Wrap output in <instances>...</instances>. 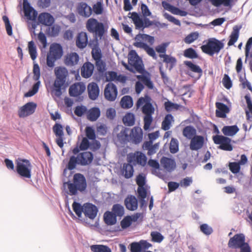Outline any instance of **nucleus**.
Listing matches in <instances>:
<instances>
[{"label": "nucleus", "instance_id": "obj_1", "mask_svg": "<svg viewBox=\"0 0 252 252\" xmlns=\"http://www.w3.org/2000/svg\"><path fill=\"white\" fill-rule=\"evenodd\" d=\"M152 99L148 94L144 97H140L136 104L137 108L142 106V112L145 115L144 117V129L147 130L149 129L153 121L152 115L155 112V108L152 103Z\"/></svg>", "mask_w": 252, "mask_h": 252}, {"label": "nucleus", "instance_id": "obj_2", "mask_svg": "<svg viewBox=\"0 0 252 252\" xmlns=\"http://www.w3.org/2000/svg\"><path fill=\"white\" fill-rule=\"evenodd\" d=\"M55 74L56 78L53 84L52 91L55 96L59 97L62 94V87L66 81L68 72L65 67L59 66L55 68Z\"/></svg>", "mask_w": 252, "mask_h": 252}, {"label": "nucleus", "instance_id": "obj_3", "mask_svg": "<svg viewBox=\"0 0 252 252\" xmlns=\"http://www.w3.org/2000/svg\"><path fill=\"white\" fill-rule=\"evenodd\" d=\"M86 27L89 32L93 33L96 38L99 39L103 38L108 29V26H105L103 23L93 18L87 20Z\"/></svg>", "mask_w": 252, "mask_h": 252}, {"label": "nucleus", "instance_id": "obj_4", "mask_svg": "<svg viewBox=\"0 0 252 252\" xmlns=\"http://www.w3.org/2000/svg\"><path fill=\"white\" fill-rule=\"evenodd\" d=\"M128 62L129 65L123 63V65L129 71L135 73V71L140 74L144 72L143 62L138 56L136 51L131 50L128 55Z\"/></svg>", "mask_w": 252, "mask_h": 252}, {"label": "nucleus", "instance_id": "obj_5", "mask_svg": "<svg viewBox=\"0 0 252 252\" xmlns=\"http://www.w3.org/2000/svg\"><path fill=\"white\" fill-rule=\"evenodd\" d=\"M224 43L222 41L215 38H211L208 40L207 43L201 47L202 51L210 56L218 54L221 49L223 48Z\"/></svg>", "mask_w": 252, "mask_h": 252}, {"label": "nucleus", "instance_id": "obj_6", "mask_svg": "<svg viewBox=\"0 0 252 252\" xmlns=\"http://www.w3.org/2000/svg\"><path fill=\"white\" fill-rule=\"evenodd\" d=\"M63 51L61 45L58 43L52 44L47 55L46 63L48 67H53L55 62L63 56Z\"/></svg>", "mask_w": 252, "mask_h": 252}, {"label": "nucleus", "instance_id": "obj_7", "mask_svg": "<svg viewBox=\"0 0 252 252\" xmlns=\"http://www.w3.org/2000/svg\"><path fill=\"white\" fill-rule=\"evenodd\" d=\"M32 165L29 160L22 159L18 162L16 165V171L22 178L30 179L31 178Z\"/></svg>", "mask_w": 252, "mask_h": 252}, {"label": "nucleus", "instance_id": "obj_8", "mask_svg": "<svg viewBox=\"0 0 252 252\" xmlns=\"http://www.w3.org/2000/svg\"><path fill=\"white\" fill-rule=\"evenodd\" d=\"M33 79L34 80L36 81V82L33 85L32 89L25 94V97H31L34 95L38 91L40 85V81H39L40 72L39 66L37 63H34L33 64Z\"/></svg>", "mask_w": 252, "mask_h": 252}, {"label": "nucleus", "instance_id": "obj_9", "mask_svg": "<svg viewBox=\"0 0 252 252\" xmlns=\"http://www.w3.org/2000/svg\"><path fill=\"white\" fill-rule=\"evenodd\" d=\"M213 140L215 144H220L219 148L228 151H231L233 147L230 144L231 139L222 135H217L213 136Z\"/></svg>", "mask_w": 252, "mask_h": 252}, {"label": "nucleus", "instance_id": "obj_10", "mask_svg": "<svg viewBox=\"0 0 252 252\" xmlns=\"http://www.w3.org/2000/svg\"><path fill=\"white\" fill-rule=\"evenodd\" d=\"M245 236L243 233L236 234L231 238L228 243V247L231 249H237L244 245Z\"/></svg>", "mask_w": 252, "mask_h": 252}, {"label": "nucleus", "instance_id": "obj_11", "mask_svg": "<svg viewBox=\"0 0 252 252\" xmlns=\"http://www.w3.org/2000/svg\"><path fill=\"white\" fill-rule=\"evenodd\" d=\"M128 162L132 163L133 165H140L144 166L147 162V157L145 154L141 152H136L132 155L128 157Z\"/></svg>", "mask_w": 252, "mask_h": 252}, {"label": "nucleus", "instance_id": "obj_12", "mask_svg": "<svg viewBox=\"0 0 252 252\" xmlns=\"http://www.w3.org/2000/svg\"><path fill=\"white\" fill-rule=\"evenodd\" d=\"M117 94V88L115 84L109 83L106 85L104 91V95L106 99L109 101H114L116 99Z\"/></svg>", "mask_w": 252, "mask_h": 252}, {"label": "nucleus", "instance_id": "obj_13", "mask_svg": "<svg viewBox=\"0 0 252 252\" xmlns=\"http://www.w3.org/2000/svg\"><path fill=\"white\" fill-rule=\"evenodd\" d=\"M36 104L32 102L27 103L20 108L18 111V115L20 118H24L32 114L36 109Z\"/></svg>", "mask_w": 252, "mask_h": 252}, {"label": "nucleus", "instance_id": "obj_14", "mask_svg": "<svg viewBox=\"0 0 252 252\" xmlns=\"http://www.w3.org/2000/svg\"><path fill=\"white\" fill-rule=\"evenodd\" d=\"M86 89V86L84 83L81 82L75 83L70 86L69 94L71 96L77 97L82 94Z\"/></svg>", "mask_w": 252, "mask_h": 252}, {"label": "nucleus", "instance_id": "obj_15", "mask_svg": "<svg viewBox=\"0 0 252 252\" xmlns=\"http://www.w3.org/2000/svg\"><path fill=\"white\" fill-rule=\"evenodd\" d=\"M23 10L25 16L30 20H35L37 13L31 5L28 0H23Z\"/></svg>", "mask_w": 252, "mask_h": 252}, {"label": "nucleus", "instance_id": "obj_16", "mask_svg": "<svg viewBox=\"0 0 252 252\" xmlns=\"http://www.w3.org/2000/svg\"><path fill=\"white\" fill-rule=\"evenodd\" d=\"M161 166L167 172H172L176 168V163L174 158L163 157L160 160Z\"/></svg>", "mask_w": 252, "mask_h": 252}, {"label": "nucleus", "instance_id": "obj_17", "mask_svg": "<svg viewBox=\"0 0 252 252\" xmlns=\"http://www.w3.org/2000/svg\"><path fill=\"white\" fill-rule=\"evenodd\" d=\"M98 209L96 206L92 203L84 204V214L85 217L91 220H94L96 216Z\"/></svg>", "mask_w": 252, "mask_h": 252}, {"label": "nucleus", "instance_id": "obj_18", "mask_svg": "<svg viewBox=\"0 0 252 252\" xmlns=\"http://www.w3.org/2000/svg\"><path fill=\"white\" fill-rule=\"evenodd\" d=\"M129 136V141L135 144L140 143L143 138V132L142 129L138 126H135L131 130H130Z\"/></svg>", "mask_w": 252, "mask_h": 252}, {"label": "nucleus", "instance_id": "obj_19", "mask_svg": "<svg viewBox=\"0 0 252 252\" xmlns=\"http://www.w3.org/2000/svg\"><path fill=\"white\" fill-rule=\"evenodd\" d=\"M79 165H88L91 164L93 160L94 156L90 152H84L77 155Z\"/></svg>", "mask_w": 252, "mask_h": 252}, {"label": "nucleus", "instance_id": "obj_20", "mask_svg": "<svg viewBox=\"0 0 252 252\" xmlns=\"http://www.w3.org/2000/svg\"><path fill=\"white\" fill-rule=\"evenodd\" d=\"M79 61V55L75 52L67 54L64 57V63L68 67H74L78 64Z\"/></svg>", "mask_w": 252, "mask_h": 252}, {"label": "nucleus", "instance_id": "obj_21", "mask_svg": "<svg viewBox=\"0 0 252 252\" xmlns=\"http://www.w3.org/2000/svg\"><path fill=\"white\" fill-rule=\"evenodd\" d=\"M189 148L192 151H198L203 146L204 138L203 136L196 135L190 139Z\"/></svg>", "mask_w": 252, "mask_h": 252}, {"label": "nucleus", "instance_id": "obj_22", "mask_svg": "<svg viewBox=\"0 0 252 252\" xmlns=\"http://www.w3.org/2000/svg\"><path fill=\"white\" fill-rule=\"evenodd\" d=\"M73 183L78 188L80 191H84L87 187V183L85 177L80 173L75 174L73 177Z\"/></svg>", "mask_w": 252, "mask_h": 252}, {"label": "nucleus", "instance_id": "obj_23", "mask_svg": "<svg viewBox=\"0 0 252 252\" xmlns=\"http://www.w3.org/2000/svg\"><path fill=\"white\" fill-rule=\"evenodd\" d=\"M124 204L126 208L131 211H134L138 208V200L133 195H128L125 199Z\"/></svg>", "mask_w": 252, "mask_h": 252}, {"label": "nucleus", "instance_id": "obj_24", "mask_svg": "<svg viewBox=\"0 0 252 252\" xmlns=\"http://www.w3.org/2000/svg\"><path fill=\"white\" fill-rule=\"evenodd\" d=\"M37 19L39 24L49 27L51 26L55 21L53 16L47 12L40 13Z\"/></svg>", "mask_w": 252, "mask_h": 252}, {"label": "nucleus", "instance_id": "obj_25", "mask_svg": "<svg viewBox=\"0 0 252 252\" xmlns=\"http://www.w3.org/2000/svg\"><path fill=\"white\" fill-rule=\"evenodd\" d=\"M77 9L80 16L86 18L89 17L92 15L93 12L91 7L84 2L78 3Z\"/></svg>", "mask_w": 252, "mask_h": 252}, {"label": "nucleus", "instance_id": "obj_26", "mask_svg": "<svg viewBox=\"0 0 252 252\" xmlns=\"http://www.w3.org/2000/svg\"><path fill=\"white\" fill-rule=\"evenodd\" d=\"M88 95L89 98L93 100H96L99 94V89L96 83L92 82L89 83L87 87Z\"/></svg>", "mask_w": 252, "mask_h": 252}, {"label": "nucleus", "instance_id": "obj_27", "mask_svg": "<svg viewBox=\"0 0 252 252\" xmlns=\"http://www.w3.org/2000/svg\"><path fill=\"white\" fill-rule=\"evenodd\" d=\"M216 106L217 108L216 111V116L219 118H225L226 114L229 111L228 106L221 102H216Z\"/></svg>", "mask_w": 252, "mask_h": 252}, {"label": "nucleus", "instance_id": "obj_28", "mask_svg": "<svg viewBox=\"0 0 252 252\" xmlns=\"http://www.w3.org/2000/svg\"><path fill=\"white\" fill-rule=\"evenodd\" d=\"M133 45L136 47L143 49L154 59H157V56L154 49L149 46L146 43L142 42H135L133 43Z\"/></svg>", "mask_w": 252, "mask_h": 252}, {"label": "nucleus", "instance_id": "obj_29", "mask_svg": "<svg viewBox=\"0 0 252 252\" xmlns=\"http://www.w3.org/2000/svg\"><path fill=\"white\" fill-rule=\"evenodd\" d=\"M94 70V66L93 64L90 62H87L83 64L81 68V75L85 78H88L92 76Z\"/></svg>", "mask_w": 252, "mask_h": 252}, {"label": "nucleus", "instance_id": "obj_30", "mask_svg": "<svg viewBox=\"0 0 252 252\" xmlns=\"http://www.w3.org/2000/svg\"><path fill=\"white\" fill-rule=\"evenodd\" d=\"M129 128L123 127L121 131L117 134L118 140L121 144H126L129 141Z\"/></svg>", "mask_w": 252, "mask_h": 252}, {"label": "nucleus", "instance_id": "obj_31", "mask_svg": "<svg viewBox=\"0 0 252 252\" xmlns=\"http://www.w3.org/2000/svg\"><path fill=\"white\" fill-rule=\"evenodd\" d=\"M241 28V26L236 25L233 27L232 32L229 36L230 39L228 42V46L233 45L237 41L239 35L240 30Z\"/></svg>", "mask_w": 252, "mask_h": 252}, {"label": "nucleus", "instance_id": "obj_32", "mask_svg": "<svg viewBox=\"0 0 252 252\" xmlns=\"http://www.w3.org/2000/svg\"><path fill=\"white\" fill-rule=\"evenodd\" d=\"M88 43V36L86 32H81L78 35L76 45L79 48L85 47Z\"/></svg>", "mask_w": 252, "mask_h": 252}, {"label": "nucleus", "instance_id": "obj_33", "mask_svg": "<svg viewBox=\"0 0 252 252\" xmlns=\"http://www.w3.org/2000/svg\"><path fill=\"white\" fill-rule=\"evenodd\" d=\"M159 56L163 59V62L167 63L170 70L176 65L177 60L175 57L166 54H159Z\"/></svg>", "mask_w": 252, "mask_h": 252}, {"label": "nucleus", "instance_id": "obj_34", "mask_svg": "<svg viewBox=\"0 0 252 252\" xmlns=\"http://www.w3.org/2000/svg\"><path fill=\"white\" fill-rule=\"evenodd\" d=\"M133 165L132 163L129 162L124 164L122 172L126 178L128 179L133 176L134 172Z\"/></svg>", "mask_w": 252, "mask_h": 252}, {"label": "nucleus", "instance_id": "obj_35", "mask_svg": "<svg viewBox=\"0 0 252 252\" xmlns=\"http://www.w3.org/2000/svg\"><path fill=\"white\" fill-rule=\"evenodd\" d=\"M100 111L98 108L94 107L89 110L87 114V118L92 122L96 121L100 116Z\"/></svg>", "mask_w": 252, "mask_h": 252}, {"label": "nucleus", "instance_id": "obj_36", "mask_svg": "<svg viewBox=\"0 0 252 252\" xmlns=\"http://www.w3.org/2000/svg\"><path fill=\"white\" fill-rule=\"evenodd\" d=\"M196 130L191 126H186L183 130V135L187 139H191L196 136Z\"/></svg>", "mask_w": 252, "mask_h": 252}, {"label": "nucleus", "instance_id": "obj_37", "mask_svg": "<svg viewBox=\"0 0 252 252\" xmlns=\"http://www.w3.org/2000/svg\"><path fill=\"white\" fill-rule=\"evenodd\" d=\"M172 122H174L173 116L170 114H167L161 124V128L162 129L164 130H169L171 127Z\"/></svg>", "mask_w": 252, "mask_h": 252}, {"label": "nucleus", "instance_id": "obj_38", "mask_svg": "<svg viewBox=\"0 0 252 252\" xmlns=\"http://www.w3.org/2000/svg\"><path fill=\"white\" fill-rule=\"evenodd\" d=\"M131 18L136 29H144V21L140 18L139 15L136 12H133L131 14Z\"/></svg>", "mask_w": 252, "mask_h": 252}, {"label": "nucleus", "instance_id": "obj_39", "mask_svg": "<svg viewBox=\"0 0 252 252\" xmlns=\"http://www.w3.org/2000/svg\"><path fill=\"white\" fill-rule=\"evenodd\" d=\"M239 130V129L238 126L236 125H234L224 126L222 129V131L225 135L232 136L237 133Z\"/></svg>", "mask_w": 252, "mask_h": 252}, {"label": "nucleus", "instance_id": "obj_40", "mask_svg": "<svg viewBox=\"0 0 252 252\" xmlns=\"http://www.w3.org/2000/svg\"><path fill=\"white\" fill-rule=\"evenodd\" d=\"M121 106L125 109L131 108L133 105V100L129 95H125L123 96L120 101Z\"/></svg>", "mask_w": 252, "mask_h": 252}, {"label": "nucleus", "instance_id": "obj_41", "mask_svg": "<svg viewBox=\"0 0 252 252\" xmlns=\"http://www.w3.org/2000/svg\"><path fill=\"white\" fill-rule=\"evenodd\" d=\"M104 220L108 225H113L116 222V216L112 212L107 211L104 214Z\"/></svg>", "mask_w": 252, "mask_h": 252}, {"label": "nucleus", "instance_id": "obj_42", "mask_svg": "<svg viewBox=\"0 0 252 252\" xmlns=\"http://www.w3.org/2000/svg\"><path fill=\"white\" fill-rule=\"evenodd\" d=\"M107 80L112 81L114 80L121 81L122 82L126 81V77L122 75H118L117 72L115 71H109L108 75L106 77Z\"/></svg>", "mask_w": 252, "mask_h": 252}, {"label": "nucleus", "instance_id": "obj_43", "mask_svg": "<svg viewBox=\"0 0 252 252\" xmlns=\"http://www.w3.org/2000/svg\"><path fill=\"white\" fill-rule=\"evenodd\" d=\"M184 64L187 66L192 72L198 73L199 77L202 75V70L199 66L193 64L190 61H185Z\"/></svg>", "mask_w": 252, "mask_h": 252}, {"label": "nucleus", "instance_id": "obj_44", "mask_svg": "<svg viewBox=\"0 0 252 252\" xmlns=\"http://www.w3.org/2000/svg\"><path fill=\"white\" fill-rule=\"evenodd\" d=\"M90 249L93 252H112L108 247L102 245H93Z\"/></svg>", "mask_w": 252, "mask_h": 252}, {"label": "nucleus", "instance_id": "obj_45", "mask_svg": "<svg viewBox=\"0 0 252 252\" xmlns=\"http://www.w3.org/2000/svg\"><path fill=\"white\" fill-rule=\"evenodd\" d=\"M123 121L126 126H132L135 123L134 115L131 113H128L124 117Z\"/></svg>", "mask_w": 252, "mask_h": 252}, {"label": "nucleus", "instance_id": "obj_46", "mask_svg": "<svg viewBox=\"0 0 252 252\" xmlns=\"http://www.w3.org/2000/svg\"><path fill=\"white\" fill-rule=\"evenodd\" d=\"M112 213L117 217H122L125 213L124 207L121 204H114L112 207Z\"/></svg>", "mask_w": 252, "mask_h": 252}, {"label": "nucleus", "instance_id": "obj_47", "mask_svg": "<svg viewBox=\"0 0 252 252\" xmlns=\"http://www.w3.org/2000/svg\"><path fill=\"white\" fill-rule=\"evenodd\" d=\"M28 48L31 57L34 61L37 57V50L34 42L33 41L29 42Z\"/></svg>", "mask_w": 252, "mask_h": 252}, {"label": "nucleus", "instance_id": "obj_48", "mask_svg": "<svg viewBox=\"0 0 252 252\" xmlns=\"http://www.w3.org/2000/svg\"><path fill=\"white\" fill-rule=\"evenodd\" d=\"M74 212L79 218L82 217V213H84V205H81L79 203L74 202L72 204Z\"/></svg>", "mask_w": 252, "mask_h": 252}, {"label": "nucleus", "instance_id": "obj_49", "mask_svg": "<svg viewBox=\"0 0 252 252\" xmlns=\"http://www.w3.org/2000/svg\"><path fill=\"white\" fill-rule=\"evenodd\" d=\"M164 106L165 110L168 112H170L174 110H177L180 106L177 103H174L168 100L164 102Z\"/></svg>", "mask_w": 252, "mask_h": 252}, {"label": "nucleus", "instance_id": "obj_50", "mask_svg": "<svg viewBox=\"0 0 252 252\" xmlns=\"http://www.w3.org/2000/svg\"><path fill=\"white\" fill-rule=\"evenodd\" d=\"M137 78L141 80L142 83L149 89H153L154 88V85L153 82L151 81L150 77L144 75H138Z\"/></svg>", "mask_w": 252, "mask_h": 252}, {"label": "nucleus", "instance_id": "obj_51", "mask_svg": "<svg viewBox=\"0 0 252 252\" xmlns=\"http://www.w3.org/2000/svg\"><path fill=\"white\" fill-rule=\"evenodd\" d=\"M245 98L249 110L246 111L247 118L248 120L252 121V103L251 98L248 95H246Z\"/></svg>", "mask_w": 252, "mask_h": 252}, {"label": "nucleus", "instance_id": "obj_52", "mask_svg": "<svg viewBox=\"0 0 252 252\" xmlns=\"http://www.w3.org/2000/svg\"><path fill=\"white\" fill-rule=\"evenodd\" d=\"M77 164L79 165L78 157H76L74 156H72L69 158L66 167L68 169L72 170L75 168Z\"/></svg>", "mask_w": 252, "mask_h": 252}, {"label": "nucleus", "instance_id": "obj_53", "mask_svg": "<svg viewBox=\"0 0 252 252\" xmlns=\"http://www.w3.org/2000/svg\"><path fill=\"white\" fill-rule=\"evenodd\" d=\"M184 56L189 59H196L198 57V55L194 49L192 48H189L186 49L184 52Z\"/></svg>", "mask_w": 252, "mask_h": 252}, {"label": "nucleus", "instance_id": "obj_54", "mask_svg": "<svg viewBox=\"0 0 252 252\" xmlns=\"http://www.w3.org/2000/svg\"><path fill=\"white\" fill-rule=\"evenodd\" d=\"M170 151L172 154H175L179 151V142L177 139L172 138L170 143Z\"/></svg>", "mask_w": 252, "mask_h": 252}, {"label": "nucleus", "instance_id": "obj_55", "mask_svg": "<svg viewBox=\"0 0 252 252\" xmlns=\"http://www.w3.org/2000/svg\"><path fill=\"white\" fill-rule=\"evenodd\" d=\"M53 130L57 136L63 137V126L61 124L56 123L53 127Z\"/></svg>", "mask_w": 252, "mask_h": 252}, {"label": "nucleus", "instance_id": "obj_56", "mask_svg": "<svg viewBox=\"0 0 252 252\" xmlns=\"http://www.w3.org/2000/svg\"><path fill=\"white\" fill-rule=\"evenodd\" d=\"M60 30V27L55 25L51 27H49L48 33L50 36L55 37L58 35Z\"/></svg>", "mask_w": 252, "mask_h": 252}, {"label": "nucleus", "instance_id": "obj_57", "mask_svg": "<svg viewBox=\"0 0 252 252\" xmlns=\"http://www.w3.org/2000/svg\"><path fill=\"white\" fill-rule=\"evenodd\" d=\"M200 231L205 235L208 236L211 235L213 230L212 227L209 226L207 223H203L200 226Z\"/></svg>", "mask_w": 252, "mask_h": 252}, {"label": "nucleus", "instance_id": "obj_58", "mask_svg": "<svg viewBox=\"0 0 252 252\" xmlns=\"http://www.w3.org/2000/svg\"><path fill=\"white\" fill-rule=\"evenodd\" d=\"M2 20L5 24V29L8 35L11 36L12 35V28L10 23L9 19L7 16H3Z\"/></svg>", "mask_w": 252, "mask_h": 252}, {"label": "nucleus", "instance_id": "obj_59", "mask_svg": "<svg viewBox=\"0 0 252 252\" xmlns=\"http://www.w3.org/2000/svg\"><path fill=\"white\" fill-rule=\"evenodd\" d=\"M212 4L216 6H219L223 4L225 6L230 5L232 0H211Z\"/></svg>", "mask_w": 252, "mask_h": 252}, {"label": "nucleus", "instance_id": "obj_60", "mask_svg": "<svg viewBox=\"0 0 252 252\" xmlns=\"http://www.w3.org/2000/svg\"><path fill=\"white\" fill-rule=\"evenodd\" d=\"M198 37V33L197 32H192L189 34L188 36H187L185 39L184 41L186 43L190 44L193 42L194 40L197 39Z\"/></svg>", "mask_w": 252, "mask_h": 252}, {"label": "nucleus", "instance_id": "obj_61", "mask_svg": "<svg viewBox=\"0 0 252 252\" xmlns=\"http://www.w3.org/2000/svg\"><path fill=\"white\" fill-rule=\"evenodd\" d=\"M152 240L154 242L160 243L163 240V236L158 232L153 231L151 233Z\"/></svg>", "mask_w": 252, "mask_h": 252}, {"label": "nucleus", "instance_id": "obj_62", "mask_svg": "<svg viewBox=\"0 0 252 252\" xmlns=\"http://www.w3.org/2000/svg\"><path fill=\"white\" fill-rule=\"evenodd\" d=\"M95 65L99 72L103 73L106 69V63L102 59L96 61Z\"/></svg>", "mask_w": 252, "mask_h": 252}, {"label": "nucleus", "instance_id": "obj_63", "mask_svg": "<svg viewBox=\"0 0 252 252\" xmlns=\"http://www.w3.org/2000/svg\"><path fill=\"white\" fill-rule=\"evenodd\" d=\"M86 134L87 138L90 140H94L96 138L94 130L90 126H87L86 128Z\"/></svg>", "mask_w": 252, "mask_h": 252}, {"label": "nucleus", "instance_id": "obj_64", "mask_svg": "<svg viewBox=\"0 0 252 252\" xmlns=\"http://www.w3.org/2000/svg\"><path fill=\"white\" fill-rule=\"evenodd\" d=\"M132 222L129 216L125 217L121 221V226L123 229L127 228L130 226Z\"/></svg>", "mask_w": 252, "mask_h": 252}]
</instances>
